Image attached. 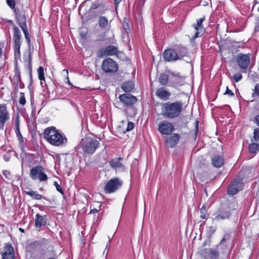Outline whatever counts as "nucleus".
Returning a JSON list of instances; mask_svg holds the SVG:
<instances>
[{
	"mask_svg": "<svg viewBox=\"0 0 259 259\" xmlns=\"http://www.w3.org/2000/svg\"><path fill=\"white\" fill-rule=\"evenodd\" d=\"M209 259H219L220 257V252L218 248H210L208 249L204 248L201 250V254L205 257L206 254Z\"/></svg>",
	"mask_w": 259,
	"mask_h": 259,
	"instance_id": "19",
	"label": "nucleus"
},
{
	"mask_svg": "<svg viewBox=\"0 0 259 259\" xmlns=\"http://www.w3.org/2000/svg\"><path fill=\"white\" fill-rule=\"evenodd\" d=\"M19 122H20L19 117V115H17V117L15 119V128L19 127Z\"/></svg>",
	"mask_w": 259,
	"mask_h": 259,
	"instance_id": "56",
	"label": "nucleus"
},
{
	"mask_svg": "<svg viewBox=\"0 0 259 259\" xmlns=\"http://www.w3.org/2000/svg\"><path fill=\"white\" fill-rule=\"evenodd\" d=\"M100 6L99 4V3L95 2L93 3L92 6H91L90 10L91 11H94L95 9H100Z\"/></svg>",
	"mask_w": 259,
	"mask_h": 259,
	"instance_id": "49",
	"label": "nucleus"
},
{
	"mask_svg": "<svg viewBox=\"0 0 259 259\" xmlns=\"http://www.w3.org/2000/svg\"><path fill=\"white\" fill-rule=\"evenodd\" d=\"M99 141L93 138L82 139L79 145L76 147L77 150L80 146L83 152L87 154H93L99 147Z\"/></svg>",
	"mask_w": 259,
	"mask_h": 259,
	"instance_id": "3",
	"label": "nucleus"
},
{
	"mask_svg": "<svg viewBox=\"0 0 259 259\" xmlns=\"http://www.w3.org/2000/svg\"><path fill=\"white\" fill-rule=\"evenodd\" d=\"M123 28L127 33H128L130 31L129 24L125 18L123 20Z\"/></svg>",
	"mask_w": 259,
	"mask_h": 259,
	"instance_id": "44",
	"label": "nucleus"
},
{
	"mask_svg": "<svg viewBox=\"0 0 259 259\" xmlns=\"http://www.w3.org/2000/svg\"><path fill=\"white\" fill-rule=\"evenodd\" d=\"M233 78L235 82H238L242 78V75L240 73H236L233 75Z\"/></svg>",
	"mask_w": 259,
	"mask_h": 259,
	"instance_id": "46",
	"label": "nucleus"
},
{
	"mask_svg": "<svg viewBox=\"0 0 259 259\" xmlns=\"http://www.w3.org/2000/svg\"><path fill=\"white\" fill-rule=\"evenodd\" d=\"M162 57L165 62H175L178 60V55L175 49H167L164 51Z\"/></svg>",
	"mask_w": 259,
	"mask_h": 259,
	"instance_id": "17",
	"label": "nucleus"
},
{
	"mask_svg": "<svg viewBox=\"0 0 259 259\" xmlns=\"http://www.w3.org/2000/svg\"><path fill=\"white\" fill-rule=\"evenodd\" d=\"M196 30V32L195 35L193 36V37L191 39V41L195 40V39L198 37L201 36L204 33L205 30L204 29L201 28L200 29L197 28L195 29Z\"/></svg>",
	"mask_w": 259,
	"mask_h": 259,
	"instance_id": "35",
	"label": "nucleus"
},
{
	"mask_svg": "<svg viewBox=\"0 0 259 259\" xmlns=\"http://www.w3.org/2000/svg\"><path fill=\"white\" fill-rule=\"evenodd\" d=\"M25 193L27 195L30 196L33 199L40 200L41 198L46 199L44 196H42L41 195L38 194L37 191L30 190L28 191H25Z\"/></svg>",
	"mask_w": 259,
	"mask_h": 259,
	"instance_id": "30",
	"label": "nucleus"
},
{
	"mask_svg": "<svg viewBox=\"0 0 259 259\" xmlns=\"http://www.w3.org/2000/svg\"><path fill=\"white\" fill-rule=\"evenodd\" d=\"M98 24L101 29H105L109 24L107 18L105 16H100L98 20Z\"/></svg>",
	"mask_w": 259,
	"mask_h": 259,
	"instance_id": "29",
	"label": "nucleus"
},
{
	"mask_svg": "<svg viewBox=\"0 0 259 259\" xmlns=\"http://www.w3.org/2000/svg\"><path fill=\"white\" fill-rule=\"evenodd\" d=\"M20 95V97L19 98V103L20 104L22 105H24L26 103V100L24 96V94L22 92H21Z\"/></svg>",
	"mask_w": 259,
	"mask_h": 259,
	"instance_id": "45",
	"label": "nucleus"
},
{
	"mask_svg": "<svg viewBox=\"0 0 259 259\" xmlns=\"http://www.w3.org/2000/svg\"><path fill=\"white\" fill-rule=\"evenodd\" d=\"M29 78H30V82L31 83H32V72L29 73Z\"/></svg>",
	"mask_w": 259,
	"mask_h": 259,
	"instance_id": "62",
	"label": "nucleus"
},
{
	"mask_svg": "<svg viewBox=\"0 0 259 259\" xmlns=\"http://www.w3.org/2000/svg\"><path fill=\"white\" fill-rule=\"evenodd\" d=\"M80 35L83 39H85L87 38V34L85 33H80Z\"/></svg>",
	"mask_w": 259,
	"mask_h": 259,
	"instance_id": "60",
	"label": "nucleus"
},
{
	"mask_svg": "<svg viewBox=\"0 0 259 259\" xmlns=\"http://www.w3.org/2000/svg\"><path fill=\"white\" fill-rule=\"evenodd\" d=\"M2 259H15L14 250L10 243L5 244V246L2 252Z\"/></svg>",
	"mask_w": 259,
	"mask_h": 259,
	"instance_id": "20",
	"label": "nucleus"
},
{
	"mask_svg": "<svg viewBox=\"0 0 259 259\" xmlns=\"http://www.w3.org/2000/svg\"><path fill=\"white\" fill-rule=\"evenodd\" d=\"M200 212L201 213L200 217L204 219H207L208 216V213L206 212V210L205 209V207L203 206L200 210Z\"/></svg>",
	"mask_w": 259,
	"mask_h": 259,
	"instance_id": "41",
	"label": "nucleus"
},
{
	"mask_svg": "<svg viewBox=\"0 0 259 259\" xmlns=\"http://www.w3.org/2000/svg\"><path fill=\"white\" fill-rule=\"evenodd\" d=\"M48 221V217L47 215H40L37 213L35 215V227L36 228H40L42 226L46 225Z\"/></svg>",
	"mask_w": 259,
	"mask_h": 259,
	"instance_id": "22",
	"label": "nucleus"
},
{
	"mask_svg": "<svg viewBox=\"0 0 259 259\" xmlns=\"http://www.w3.org/2000/svg\"><path fill=\"white\" fill-rule=\"evenodd\" d=\"M158 130L162 135H169L175 130V128L172 123L167 120H163L159 123Z\"/></svg>",
	"mask_w": 259,
	"mask_h": 259,
	"instance_id": "9",
	"label": "nucleus"
},
{
	"mask_svg": "<svg viewBox=\"0 0 259 259\" xmlns=\"http://www.w3.org/2000/svg\"><path fill=\"white\" fill-rule=\"evenodd\" d=\"M236 61L241 69L246 70L250 63V57L247 54L240 53L237 56Z\"/></svg>",
	"mask_w": 259,
	"mask_h": 259,
	"instance_id": "11",
	"label": "nucleus"
},
{
	"mask_svg": "<svg viewBox=\"0 0 259 259\" xmlns=\"http://www.w3.org/2000/svg\"><path fill=\"white\" fill-rule=\"evenodd\" d=\"M98 211V209H97L96 208H94L90 210L89 214L96 213V212H97Z\"/></svg>",
	"mask_w": 259,
	"mask_h": 259,
	"instance_id": "59",
	"label": "nucleus"
},
{
	"mask_svg": "<svg viewBox=\"0 0 259 259\" xmlns=\"http://www.w3.org/2000/svg\"><path fill=\"white\" fill-rule=\"evenodd\" d=\"M105 12V10H101L100 11H99V13L100 14H104Z\"/></svg>",
	"mask_w": 259,
	"mask_h": 259,
	"instance_id": "63",
	"label": "nucleus"
},
{
	"mask_svg": "<svg viewBox=\"0 0 259 259\" xmlns=\"http://www.w3.org/2000/svg\"><path fill=\"white\" fill-rule=\"evenodd\" d=\"M135 127L134 123L133 122L129 121L127 123V127L126 128V132H129L132 131Z\"/></svg>",
	"mask_w": 259,
	"mask_h": 259,
	"instance_id": "52",
	"label": "nucleus"
},
{
	"mask_svg": "<svg viewBox=\"0 0 259 259\" xmlns=\"http://www.w3.org/2000/svg\"><path fill=\"white\" fill-rule=\"evenodd\" d=\"M9 119V114L5 104H0V129L4 130L6 122Z\"/></svg>",
	"mask_w": 259,
	"mask_h": 259,
	"instance_id": "14",
	"label": "nucleus"
},
{
	"mask_svg": "<svg viewBox=\"0 0 259 259\" xmlns=\"http://www.w3.org/2000/svg\"><path fill=\"white\" fill-rule=\"evenodd\" d=\"M224 94H228L230 96H233L234 95V94L229 89L228 87H227L226 92Z\"/></svg>",
	"mask_w": 259,
	"mask_h": 259,
	"instance_id": "57",
	"label": "nucleus"
},
{
	"mask_svg": "<svg viewBox=\"0 0 259 259\" xmlns=\"http://www.w3.org/2000/svg\"><path fill=\"white\" fill-rule=\"evenodd\" d=\"M155 95L160 99L167 100L169 99L171 96V93L166 90L164 88L161 87L157 89L155 92Z\"/></svg>",
	"mask_w": 259,
	"mask_h": 259,
	"instance_id": "24",
	"label": "nucleus"
},
{
	"mask_svg": "<svg viewBox=\"0 0 259 259\" xmlns=\"http://www.w3.org/2000/svg\"><path fill=\"white\" fill-rule=\"evenodd\" d=\"M121 88L125 92H131L135 88V83L131 80L124 81L122 83Z\"/></svg>",
	"mask_w": 259,
	"mask_h": 259,
	"instance_id": "27",
	"label": "nucleus"
},
{
	"mask_svg": "<svg viewBox=\"0 0 259 259\" xmlns=\"http://www.w3.org/2000/svg\"><path fill=\"white\" fill-rule=\"evenodd\" d=\"M119 99L121 103L126 107H130L135 104L137 101V98L129 94H123L119 96Z\"/></svg>",
	"mask_w": 259,
	"mask_h": 259,
	"instance_id": "10",
	"label": "nucleus"
},
{
	"mask_svg": "<svg viewBox=\"0 0 259 259\" xmlns=\"http://www.w3.org/2000/svg\"><path fill=\"white\" fill-rule=\"evenodd\" d=\"M12 84L14 87V91L15 94H17L18 92L19 86L18 85H17L16 83Z\"/></svg>",
	"mask_w": 259,
	"mask_h": 259,
	"instance_id": "58",
	"label": "nucleus"
},
{
	"mask_svg": "<svg viewBox=\"0 0 259 259\" xmlns=\"http://www.w3.org/2000/svg\"><path fill=\"white\" fill-rule=\"evenodd\" d=\"M8 22L12 24L13 28V40L14 43V51L15 58L20 57V47L21 45L22 35L19 28L16 26L12 20H9Z\"/></svg>",
	"mask_w": 259,
	"mask_h": 259,
	"instance_id": "4",
	"label": "nucleus"
},
{
	"mask_svg": "<svg viewBox=\"0 0 259 259\" xmlns=\"http://www.w3.org/2000/svg\"><path fill=\"white\" fill-rule=\"evenodd\" d=\"M14 75L13 77V80L11 81L12 84L16 83L18 85L20 89H23L25 87L24 83L22 81L20 75V71L18 67V64L16 63L14 68Z\"/></svg>",
	"mask_w": 259,
	"mask_h": 259,
	"instance_id": "21",
	"label": "nucleus"
},
{
	"mask_svg": "<svg viewBox=\"0 0 259 259\" xmlns=\"http://www.w3.org/2000/svg\"><path fill=\"white\" fill-rule=\"evenodd\" d=\"M102 68L106 73L112 74L118 70V64L112 59L107 58L104 60L102 63Z\"/></svg>",
	"mask_w": 259,
	"mask_h": 259,
	"instance_id": "6",
	"label": "nucleus"
},
{
	"mask_svg": "<svg viewBox=\"0 0 259 259\" xmlns=\"http://www.w3.org/2000/svg\"><path fill=\"white\" fill-rule=\"evenodd\" d=\"M44 168L40 165H37L30 170V177L34 180L38 179L40 182L46 181L48 178L44 172Z\"/></svg>",
	"mask_w": 259,
	"mask_h": 259,
	"instance_id": "5",
	"label": "nucleus"
},
{
	"mask_svg": "<svg viewBox=\"0 0 259 259\" xmlns=\"http://www.w3.org/2000/svg\"><path fill=\"white\" fill-rule=\"evenodd\" d=\"M187 122H188L186 121H183L182 119L181 120L179 119L177 120L178 127L180 128L183 127H185L187 125Z\"/></svg>",
	"mask_w": 259,
	"mask_h": 259,
	"instance_id": "47",
	"label": "nucleus"
},
{
	"mask_svg": "<svg viewBox=\"0 0 259 259\" xmlns=\"http://www.w3.org/2000/svg\"><path fill=\"white\" fill-rule=\"evenodd\" d=\"M253 91V93L252 94V97H254L255 96L259 97V83L255 84Z\"/></svg>",
	"mask_w": 259,
	"mask_h": 259,
	"instance_id": "43",
	"label": "nucleus"
},
{
	"mask_svg": "<svg viewBox=\"0 0 259 259\" xmlns=\"http://www.w3.org/2000/svg\"><path fill=\"white\" fill-rule=\"evenodd\" d=\"M253 138L255 141H258L259 139V128H256L254 131Z\"/></svg>",
	"mask_w": 259,
	"mask_h": 259,
	"instance_id": "51",
	"label": "nucleus"
},
{
	"mask_svg": "<svg viewBox=\"0 0 259 259\" xmlns=\"http://www.w3.org/2000/svg\"><path fill=\"white\" fill-rule=\"evenodd\" d=\"M162 115L166 119H176L180 116L183 110L182 101L167 102L161 104Z\"/></svg>",
	"mask_w": 259,
	"mask_h": 259,
	"instance_id": "1",
	"label": "nucleus"
},
{
	"mask_svg": "<svg viewBox=\"0 0 259 259\" xmlns=\"http://www.w3.org/2000/svg\"><path fill=\"white\" fill-rule=\"evenodd\" d=\"M175 51L178 55V60L182 59L185 56H187L188 53L187 48L181 45L176 47Z\"/></svg>",
	"mask_w": 259,
	"mask_h": 259,
	"instance_id": "25",
	"label": "nucleus"
},
{
	"mask_svg": "<svg viewBox=\"0 0 259 259\" xmlns=\"http://www.w3.org/2000/svg\"><path fill=\"white\" fill-rule=\"evenodd\" d=\"M122 159L121 157H119L117 159H112L109 162V165L116 172H123L125 170V167L120 162Z\"/></svg>",
	"mask_w": 259,
	"mask_h": 259,
	"instance_id": "18",
	"label": "nucleus"
},
{
	"mask_svg": "<svg viewBox=\"0 0 259 259\" xmlns=\"http://www.w3.org/2000/svg\"><path fill=\"white\" fill-rule=\"evenodd\" d=\"M122 181L117 177L109 180L104 186V191L106 193H111L121 187Z\"/></svg>",
	"mask_w": 259,
	"mask_h": 259,
	"instance_id": "8",
	"label": "nucleus"
},
{
	"mask_svg": "<svg viewBox=\"0 0 259 259\" xmlns=\"http://www.w3.org/2000/svg\"><path fill=\"white\" fill-rule=\"evenodd\" d=\"M46 241L45 238H42L41 240L34 241L30 244V246L32 247L40 246Z\"/></svg>",
	"mask_w": 259,
	"mask_h": 259,
	"instance_id": "38",
	"label": "nucleus"
},
{
	"mask_svg": "<svg viewBox=\"0 0 259 259\" xmlns=\"http://www.w3.org/2000/svg\"><path fill=\"white\" fill-rule=\"evenodd\" d=\"M231 215V208L227 205H222L214 213V220L220 221L230 218Z\"/></svg>",
	"mask_w": 259,
	"mask_h": 259,
	"instance_id": "7",
	"label": "nucleus"
},
{
	"mask_svg": "<svg viewBox=\"0 0 259 259\" xmlns=\"http://www.w3.org/2000/svg\"><path fill=\"white\" fill-rule=\"evenodd\" d=\"M118 49L114 46H109L100 49L98 52V56L102 57L104 56H112L117 54Z\"/></svg>",
	"mask_w": 259,
	"mask_h": 259,
	"instance_id": "16",
	"label": "nucleus"
},
{
	"mask_svg": "<svg viewBox=\"0 0 259 259\" xmlns=\"http://www.w3.org/2000/svg\"><path fill=\"white\" fill-rule=\"evenodd\" d=\"M169 79V76L168 75L165 74V73H162L160 75L158 80L160 83V84L161 85H166L168 82Z\"/></svg>",
	"mask_w": 259,
	"mask_h": 259,
	"instance_id": "32",
	"label": "nucleus"
},
{
	"mask_svg": "<svg viewBox=\"0 0 259 259\" xmlns=\"http://www.w3.org/2000/svg\"><path fill=\"white\" fill-rule=\"evenodd\" d=\"M171 77L169 79V85L171 87L177 88L183 85L185 82V78L180 76V73L175 74L173 72H170Z\"/></svg>",
	"mask_w": 259,
	"mask_h": 259,
	"instance_id": "12",
	"label": "nucleus"
},
{
	"mask_svg": "<svg viewBox=\"0 0 259 259\" xmlns=\"http://www.w3.org/2000/svg\"><path fill=\"white\" fill-rule=\"evenodd\" d=\"M6 2L9 7L14 11L17 8H15L16 3L15 0H6Z\"/></svg>",
	"mask_w": 259,
	"mask_h": 259,
	"instance_id": "42",
	"label": "nucleus"
},
{
	"mask_svg": "<svg viewBox=\"0 0 259 259\" xmlns=\"http://www.w3.org/2000/svg\"><path fill=\"white\" fill-rule=\"evenodd\" d=\"M122 0H114V4L116 6V7H117V5L119 4L120 2H121Z\"/></svg>",
	"mask_w": 259,
	"mask_h": 259,
	"instance_id": "61",
	"label": "nucleus"
},
{
	"mask_svg": "<svg viewBox=\"0 0 259 259\" xmlns=\"http://www.w3.org/2000/svg\"><path fill=\"white\" fill-rule=\"evenodd\" d=\"M211 163L213 166L217 168H220L224 164V159L221 155H215L211 159Z\"/></svg>",
	"mask_w": 259,
	"mask_h": 259,
	"instance_id": "26",
	"label": "nucleus"
},
{
	"mask_svg": "<svg viewBox=\"0 0 259 259\" xmlns=\"http://www.w3.org/2000/svg\"><path fill=\"white\" fill-rule=\"evenodd\" d=\"M2 172L6 179H10V177L11 176V172L10 171L7 170H3Z\"/></svg>",
	"mask_w": 259,
	"mask_h": 259,
	"instance_id": "54",
	"label": "nucleus"
},
{
	"mask_svg": "<svg viewBox=\"0 0 259 259\" xmlns=\"http://www.w3.org/2000/svg\"><path fill=\"white\" fill-rule=\"evenodd\" d=\"M217 228L215 227L210 226L207 228V234L209 238H211L213 233L216 231Z\"/></svg>",
	"mask_w": 259,
	"mask_h": 259,
	"instance_id": "40",
	"label": "nucleus"
},
{
	"mask_svg": "<svg viewBox=\"0 0 259 259\" xmlns=\"http://www.w3.org/2000/svg\"><path fill=\"white\" fill-rule=\"evenodd\" d=\"M38 77L39 79L41 80H45L44 77V69L42 66L39 67L37 69Z\"/></svg>",
	"mask_w": 259,
	"mask_h": 259,
	"instance_id": "39",
	"label": "nucleus"
},
{
	"mask_svg": "<svg viewBox=\"0 0 259 259\" xmlns=\"http://www.w3.org/2000/svg\"><path fill=\"white\" fill-rule=\"evenodd\" d=\"M229 238V235H225L222 238V239L221 240V242H220L219 244H218V245H216V247L217 248H218V247L221 245V244H223V243H224L226 240L227 239H228Z\"/></svg>",
	"mask_w": 259,
	"mask_h": 259,
	"instance_id": "53",
	"label": "nucleus"
},
{
	"mask_svg": "<svg viewBox=\"0 0 259 259\" xmlns=\"http://www.w3.org/2000/svg\"><path fill=\"white\" fill-rule=\"evenodd\" d=\"M253 121L256 125L259 126V115L254 117Z\"/></svg>",
	"mask_w": 259,
	"mask_h": 259,
	"instance_id": "55",
	"label": "nucleus"
},
{
	"mask_svg": "<svg viewBox=\"0 0 259 259\" xmlns=\"http://www.w3.org/2000/svg\"><path fill=\"white\" fill-rule=\"evenodd\" d=\"M54 185L56 188L57 190L59 191L60 193H61L62 195H63L64 191L61 187L60 186V185L57 182H54Z\"/></svg>",
	"mask_w": 259,
	"mask_h": 259,
	"instance_id": "50",
	"label": "nucleus"
},
{
	"mask_svg": "<svg viewBox=\"0 0 259 259\" xmlns=\"http://www.w3.org/2000/svg\"><path fill=\"white\" fill-rule=\"evenodd\" d=\"M15 18L20 27L26 26V16L23 10H20L18 8L13 11Z\"/></svg>",
	"mask_w": 259,
	"mask_h": 259,
	"instance_id": "13",
	"label": "nucleus"
},
{
	"mask_svg": "<svg viewBox=\"0 0 259 259\" xmlns=\"http://www.w3.org/2000/svg\"><path fill=\"white\" fill-rule=\"evenodd\" d=\"M21 28L22 29L23 33L24 34L25 37V39H26L27 44L29 46V47H30V36L29 35V32H28V31L27 27L26 26L21 27Z\"/></svg>",
	"mask_w": 259,
	"mask_h": 259,
	"instance_id": "34",
	"label": "nucleus"
},
{
	"mask_svg": "<svg viewBox=\"0 0 259 259\" xmlns=\"http://www.w3.org/2000/svg\"><path fill=\"white\" fill-rule=\"evenodd\" d=\"M248 151L250 154H255L259 151V145L257 143H251L249 145Z\"/></svg>",
	"mask_w": 259,
	"mask_h": 259,
	"instance_id": "33",
	"label": "nucleus"
},
{
	"mask_svg": "<svg viewBox=\"0 0 259 259\" xmlns=\"http://www.w3.org/2000/svg\"><path fill=\"white\" fill-rule=\"evenodd\" d=\"M15 133L16 134V136H17L18 140H19V145H20V148L23 151L24 149V138L20 133L19 127L15 128Z\"/></svg>",
	"mask_w": 259,
	"mask_h": 259,
	"instance_id": "31",
	"label": "nucleus"
},
{
	"mask_svg": "<svg viewBox=\"0 0 259 259\" xmlns=\"http://www.w3.org/2000/svg\"><path fill=\"white\" fill-rule=\"evenodd\" d=\"M205 20V17H203V18H200L199 19L197 20V22L196 24H194L193 25V27L195 29L198 28L200 29L201 28L204 29V28L202 26V22Z\"/></svg>",
	"mask_w": 259,
	"mask_h": 259,
	"instance_id": "36",
	"label": "nucleus"
},
{
	"mask_svg": "<svg viewBox=\"0 0 259 259\" xmlns=\"http://www.w3.org/2000/svg\"><path fill=\"white\" fill-rule=\"evenodd\" d=\"M19 230L22 233H24L25 231H24V229L21 228H19Z\"/></svg>",
	"mask_w": 259,
	"mask_h": 259,
	"instance_id": "64",
	"label": "nucleus"
},
{
	"mask_svg": "<svg viewBox=\"0 0 259 259\" xmlns=\"http://www.w3.org/2000/svg\"><path fill=\"white\" fill-rule=\"evenodd\" d=\"M95 12L91 11L90 9L87 12H85L83 15L81 16L82 22L83 23L87 22L90 20L92 19L95 17Z\"/></svg>",
	"mask_w": 259,
	"mask_h": 259,
	"instance_id": "28",
	"label": "nucleus"
},
{
	"mask_svg": "<svg viewBox=\"0 0 259 259\" xmlns=\"http://www.w3.org/2000/svg\"><path fill=\"white\" fill-rule=\"evenodd\" d=\"M198 124L199 121L198 120H196L195 122V133L194 139L196 140L197 137L198 132Z\"/></svg>",
	"mask_w": 259,
	"mask_h": 259,
	"instance_id": "48",
	"label": "nucleus"
},
{
	"mask_svg": "<svg viewBox=\"0 0 259 259\" xmlns=\"http://www.w3.org/2000/svg\"><path fill=\"white\" fill-rule=\"evenodd\" d=\"M26 59H27V68L29 70V73H31L32 72V64H31V62H32V55H31V54L30 52L29 53V54L27 57V58L25 60V61H26Z\"/></svg>",
	"mask_w": 259,
	"mask_h": 259,
	"instance_id": "37",
	"label": "nucleus"
},
{
	"mask_svg": "<svg viewBox=\"0 0 259 259\" xmlns=\"http://www.w3.org/2000/svg\"><path fill=\"white\" fill-rule=\"evenodd\" d=\"M44 137L51 144L57 146H64L67 142L65 136L56 130L54 126H51L45 130Z\"/></svg>",
	"mask_w": 259,
	"mask_h": 259,
	"instance_id": "2",
	"label": "nucleus"
},
{
	"mask_svg": "<svg viewBox=\"0 0 259 259\" xmlns=\"http://www.w3.org/2000/svg\"><path fill=\"white\" fill-rule=\"evenodd\" d=\"M241 183L238 180H234V182L231 184L228 188V194L230 195H234L237 193L240 190V187Z\"/></svg>",
	"mask_w": 259,
	"mask_h": 259,
	"instance_id": "23",
	"label": "nucleus"
},
{
	"mask_svg": "<svg viewBox=\"0 0 259 259\" xmlns=\"http://www.w3.org/2000/svg\"><path fill=\"white\" fill-rule=\"evenodd\" d=\"M180 135L177 133H171L165 138V144L168 147L173 148L179 143Z\"/></svg>",
	"mask_w": 259,
	"mask_h": 259,
	"instance_id": "15",
	"label": "nucleus"
}]
</instances>
